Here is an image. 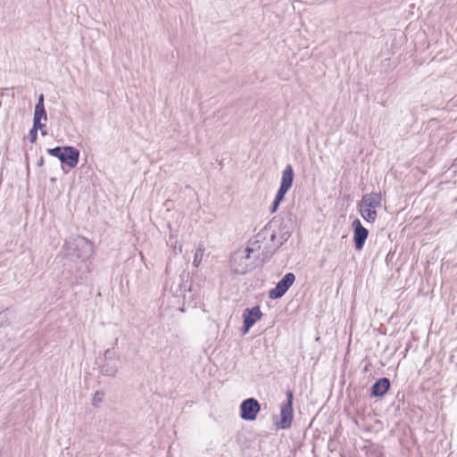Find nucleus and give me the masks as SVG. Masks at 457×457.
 <instances>
[{"label":"nucleus","instance_id":"15","mask_svg":"<svg viewBox=\"0 0 457 457\" xmlns=\"http://www.w3.org/2000/svg\"><path fill=\"white\" fill-rule=\"evenodd\" d=\"M204 248L202 245H199V246L196 248L193 264L195 267H198L202 262L203 256H204Z\"/></svg>","mask_w":457,"mask_h":457},{"label":"nucleus","instance_id":"24","mask_svg":"<svg viewBox=\"0 0 457 457\" xmlns=\"http://www.w3.org/2000/svg\"><path fill=\"white\" fill-rule=\"evenodd\" d=\"M36 106L37 107H44V95L41 94L38 97V102L37 104H36Z\"/></svg>","mask_w":457,"mask_h":457},{"label":"nucleus","instance_id":"16","mask_svg":"<svg viewBox=\"0 0 457 457\" xmlns=\"http://www.w3.org/2000/svg\"><path fill=\"white\" fill-rule=\"evenodd\" d=\"M66 149V146H56V147H54V148H49L47 150V153L54 156V157H56L60 160L61 156L62 155V153L64 152V150Z\"/></svg>","mask_w":457,"mask_h":457},{"label":"nucleus","instance_id":"9","mask_svg":"<svg viewBox=\"0 0 457 457\" xmlns=\"http://www.w3.org/2000/svg\"><path fill=\"white\" fill-rule=\"evenodd\" d=\"M79 159V151L73 146H66L60 161L68 167L73 169L78 165Z\"/></svg>","mask_w":457,"mask_h":457},{"label":"nucleus","instance_id":"1","mask_svg":"<svg viewBox=\"0 0 457 457\" xmlns=\"http://www.w3.org/2000/svg\"><path fill=\"white\" fill-rule=\"evenodd\" d=\"M249 253H253V249H239L232 254L230 265L233 272L244 275L255 269L259 262Z\"/></svg>","mask_w":457,"mask_h":457},{"label":"nucleus","instance_id":"22","mask_svg":"<svg viewBox=\"0 0 457 457\" xmlns=\"http://www.w3.org/2000/svg\"><path fill=\"white\" fill-rule=\"evenodd\" d=\"M44 127L43 124H41V120L37 118H33V127L34 129H41Z\"/></svg>","mask_w":457,"mask_h":457},{"label":"nucleus","instance_id":"6","mask_svg":"<svg viewBox=\"0 0 457 457\" xmlns=\"http://www.w3.org/2000/svg\"><path fill=\"white\" fill-rule=\"evenodd\" d=\"M295 276L294 273H287L276 285V287L269 292L270 299H278L282 297L289 287L294 284Z\"/></svg>","mask_w":457,"mask_h":457},{"label":"nucleus","instance_id":"8","mask_svg":"<svg viewBox=\"0 0 457 457\" xmlns=\"http://www.w3.org/2000/svg\"><path fill=\"white\" fill-rule=\"evenodd\" d=\"M353 242L357 250H361L368 237L369 231L362 226L359 220L353 221Z\"/></svg>","mask_w":457,"mask_h":457},{"label":"nucleus","instance_id":"13","mask_svg":"<svg viewBox=\"0 0 457 457\" xmlns=\"http://www.w3.org/2000/svg\"><path fill=\"white\" fill-rule=\"evenodd\" d=\"M288 190L289 189H287V188L279 187V189H278V191L275 196V199L272 203V205L270 207L271 212H275L278 210L280 203L284 200L285 195L287 193Z\"/></svg>","mask_w":457,"mask_h":457},{"label":"nucleus","instance_id":"10","mask_svg":"<svg viewBox=\"0 0 457 457\" xmlns=\"http://www.w3.org/2000/svg\"><path fill=\"white\" fill-rule=\"evenodd\" d=\"M390 388V380L387 378H379L370 389V395L375 397H382Z\"/></svg>","mask_w":457,"mask_h":457},{"label":"nucleus","instance_id":"18","mask_svg":"<svg viewBox=\"0 0 457 457\" xmlns=\"http://www.w3.org/2000/svg\"><path fill=\"white\" fill-rule=\"evenodd\" d=\"M104 394L101 391H96L92 399V405L94 407H98L102 403Z\"/></svg>","mask_w":457,"mask_h":457},{"label":"nucleus","instance_id":"2","mask_svg":"<svg viewBox=\"0 0 457 457\" xmlns=\"http://www.w3.org/2000/svg\"><path fill=\"white\" fill-rule=\"evenodd\" d=\"M381 194L371 192L362 196L360 204V212L368 222H374L377 219L376 209L381 206Z\"/></svg>","mask_w":457,"mask_h":457},{"label":"nucleus","instance_id":"20","mask_svg":"<svg viewBox=\"0 0 457 457\" xmlns=\"http://www.w3.org/2000/svg\"><path fill=\"white\" fill-rule=\"evenodd\" d=\"M37 137V130L31 129L29 133V139L31 143H35Z\"/></svg>","mask_w":457,"mask_h":457},{"label":"nucleus","instance_id":"3","mask_svg":"<svg viewBox=\"0 0 457 457\" xmlns=\"http://www.w3.org/2000/svg\"><path fill=\"white\" fill-rule=\"evenodd\" d=\"M92 244L84 237L78 236L66 243L67 255L71 258L85 260L92 253Z\"/></svg>","mask_w":457,"mask_h":457},{"label":"nucleus","instance_id":"21","mask_svg":"<svg viewBox=\"0 0 457 457\" xmlns=\"http://www.w3.org/2000/svg\"><path fill=\"white\" fill-rule=\"evenodd\" d=\"M8 325H9L8 319L3 312H0V328L3 327L8 326Z\"/></svg>","mask_w":457,"mask_h":457},{"label":"nucleus","instance_id":"5","mask_svg":"<svg viewBox=\"0 0 457 457\" xmlns=\"http://www.w3.org/2000/svg\"><path fill=\"white\" fill-rule=\"evenodd\" d=\"M293 393L287 391V403L281 407L280 410V421L278 427L282 429L290 428L293 420Z\"/></svg>","mask_w":457,"mask_h":457},{"label":"nucleus","instance_id":"19","mask_svg":"<svg viewBox=\"0 0 457 457\" xmlns=\"http://www.w3.org/2000/svg\"><path fill=\"white\" fill-rule=\"evenodd\" d=\"M104 356L105 361H112V360H116L119 358L118 353H116L111 349H107L104 352Z\"/></svg>","mask_w":457,"mask_h":457},{"label":"nucleus","instance_id":"7","mask_svg":"<svg viewBox=\"0 0 457 457\" xmlns=\"http://www.w3.org/2000/svg\"><path fill=\"white\" fill-rule=\"evenodd\" d=\"M262 317V313L260 310L259 306H254L251 309H245L243 313L244 318V326L242 329L243 335L248 333L249 329L253 326V324L261 320Z\"/></svg>","mask_w":457,"mask_h":457},{"label":"nucleus","instance_id":"25","mask_svg":"<svg viewBox=\"0 0 457 457\" xmlns=\"http://www.w3.org/2000/svg\"><path fill=\"white\" fill-rule=\"evenodd\" d=\"M37 166H39V167H40V166H42V165L44 164V160H43V158H42V157L37 161Z\"/></svg>","mask_w":457,"mask_h":457},{"label":"nucleus","instance_id":"23","mask_svg":"<svg viewBox=\"0 0 457 457\" xmlns=\"http://www.w3.org/2000/svg\"><path fill=\"white\" fill-rule=\"evenodd\" d=\"M172 252H173V253H174V254H176V255H177V254H179V253H182V245H175L172 247Z\"/></svg>","mask_w":457,"mask_h":457},{"label":"nucleus","instance_id":"4","mask_svg":"<svg viewBox=\"0 0 457 457\" xmlns=\"http://www.w3.org/2000/svg\"><path fill=\"white\" fill-rule=\"evenodd\" d=\"M261 410V405L254 398H247L240 404V417L245 420H254Z\"/></svg>","mask_w":457,"mask_h":457},{"label":"nucleus","instance_id":"17","mask_svg":"<svg viewBox=\"0 0 457 457\" xmlns=\"http://www.w3.org/2000/svg\"><path fill=\"white\" fill-rule=\"evenodd\" d=\"M34 118H37L39 120L43 119L46 120L47 119V115L45 107L35 106Z\"/></svg>","mask_w":457,"mask_h":457},{"label":"nucleus","instance_id":"14","mask_svg":"<svg viewBox=\"0 0 457 457\" xmlns=\"http://www.w3.org/2000/svg\"><path fill=\"white\" fill-rule=\"evenodd\" d=\"M100 372L104 376L114 377L118 372V368L115 364L106 362L100 367Z\"/></svg>","mask_w":457,"mask_h":457},{"label":"nucleus","instance_id":"11","mask_svg":"<svg viewBox=\"0 0 457 457\" xmlns=\"http://www.w3.org/2000/svg\"><path fill=\"white\" fill-rule=\"evenodd\" d=\"M261 236L258 235L254 240H250L247 246L244 248L245 250H252L253 253H249L260 262L261 256L263 255V251L262 249L261 240L259 239Z\"/></svg>","mask_w":457,"mask_h":457},{"label":"nucleus","instance_id":"12","mask_svg":"<svg viewBox=\"0 0 457 457\" xmlns=\"http://www.w3.org/2000/svg\"><path fill=\"white\" fill-rule=\"evenodd\" d=\"M294 182V170L291 164H287L282 172L280 187L290 189Z\"/></svg>","mask_w":457,"mask_h":457}]
</instances>
